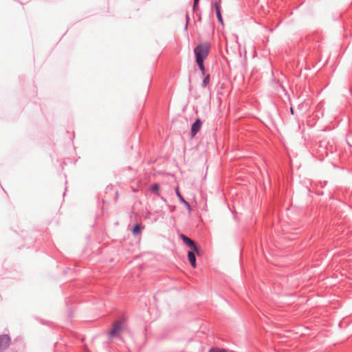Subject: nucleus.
Returning a JSON list of instances; mask_svg holds the SVG:
<instances>
[{"label": "nucleus", "instance_id": "1", "mask_svg": "<svg viewBox=\"0 0 352 352\" xmlns=\"http://www.w3.org/2000/svg\"><path fill=\"white\" fill-rule=\"evenodd\" d=\"M129 333L128 319L124 314H121L111 324V338H117L123 341L122 336Z\"/></svg>", "mask_w": 352, "mask_h": 352}, {"label": "nucleus", "instance_id": "2", "mask_svg": "<svg viewBox=\"0 0 352 352\" xmlns=\"http://www.w3.org/2000/svg\"><path fill=\"white\" fill-rule=\"evenodd\" d=\"M210 45L204 43L197 45L194 49L196 61H204L210 53Z\"/></svg>", "mask_w": 352, "mask_h": 352}, {"label": "nucleus", "instance_id": "3", "mask_svg": "<svg viewBox=\"0 0 352 352\" xmlns=\"http://www.w3.org/2000/svg\"><path fill=\"white\" fill-rule=\"evenodd\" d=\"M181 238L183 242L189 248H190L194 252H195L197 254H199V249L197 248L195 242L188 236L184 234L181 235Z\"/></svg>", "mask_w": 352, "mask_h": 352}, {"label": "nucleus", "instance_id": "4", "mask_svg": "<svg viewBox=\"0 0 352 352\" xmlns=\"http://www.w3.org/2000/svg\"><path fill=\"white\" fill-rule=\"evenodd\" d=\"M10 344V338L8 335H0V352H3Z\"/></svg>", "mask_w": 352, "mask_h": 352}, {"label": "nucleus", "instance_id": "5", "mask_svg": "<svg viewBox=\"0 0 352 352\" xmlns=\"http://www.w3.org/2000/svg\"><path fill=\"white\" fill-rule=\"evenodd\" d=\"M201 121L199 119H197L192 124L190 129V136L194 138L197 133L200 131L201 127Z\"/></svg>", "mask_w": 352, "mask_h": 352}, {"label": "nucleus", "instance_id": "6", "mask_svg": "<svg viewBox=\"0 0 352 352\" xmlns=\"http://www.w3.org/2000/svg\"><path fill=\"white\" fill-rule=\"evenodd\" d=\"M144 226L141 223H136L131 230L133 236L140 235Z\"/></svg>", "mask_w": 352, "mask_h": 352}, {"label": "nucleus", "instance_id": "7", "mask_svg": "<svg viewBox=\"0 0 352 352\" xmlns=\"http://www.w3.org/2000/svg\"><path fill=\"white\" fill-rule=\"evenodd\" d=\"M195 252L194 251H188V252L189 262L190 263L191 266L194 268L196 267V257Z\"/></svg>", "mask_w": 352, "mask_h": 352}, {"label": "nucleus", "instance_id": "8", "mask_svg": "<svg viewBox=\"0 0 352 352\" xmlns=\"http://www.w3.org/2000/svg\"><path fill=\"white\" fill-rule=\"evenodd\" d=\"M221 0H214V1L212 2V6L215 10L216 12L221 11Z\"/></svg>", "mask_w": 352, "mask_h": 352}, {"label": "nucleus", "instance_id": "9", "mask_svg": "<svg viewBox=\"0 0 352 352\" xmlns=\"http://www.w3.org/2000/svg\"><path fill=\"white\" fill-rule=\"evenodd\" d=\"M176 194H177V197H179L180 201L184 203L186 206L187 208H190V204L184 199V197L182 196L181 193L179 192L178 188L176 189Z\"/></svg>", "mask_w": 352, "mask_h": 352}, {"label": "nucleus", "instance_id": "10", "mask_svg": "<svg viewBox=\"0 0 352 352\" xmlns=\"http://www.w3.org/2000/svg\"><path fill=\"white\" fill-rule=\"evenodd\" d=\"M210 74H206V76L204 75V78L202 83H201L202 87L206 88V87H208L210 83Z\"/></svg>", "mask_w": 352, "mask_h": 352}, {"label": "nucleus", "instance_id": "11", "mask_svg": "<svg viewBox=\"0 0 352 352\" xmlns=\"http://www.w3.org/2000/svg\"><path fill=\"white\" fill-rule=\"evenodd\" d=\"M160 187L157 184H153L151 187V190L152 192L155 193L157 195H160Z\"/></svg>", "mask_w": 352, "mask_h": 352}, {"label": "nucleus", "instance_id": "12", "mask_svg": "<svg viewBox=\"0 0 352 352\" xmlns=\"http://www.w3.org/2000/svg\"><path fill=\"white\" fill-rule=\"evenodd\" d=\"M198 67H199V69H200V71L201 72V74L203 76L205 75V67H204V61H196Z\"/></svg>", "mask_w": 352, "mask_h": 352}, {"label": "nucleus", "instance_id": "13", "mask_svg": "<svg viewBox=\"0 0 352 352\" xmlns=\"http://www.w3.org/2000/svg\"><path fill=\"white\" fill-rule=\"evenodd\" d=\"M199 1V0H194V2H193L194 12H197L199 10V8H198Z\"/></svg>", "mask_w": 352, "mask_h": 352}, {"label": "nucleus", "instance_id": "14", "mask_svg": "<svg viewBox=\"0 0 352 352\" xmlns=\"http://www.w3.org/2000/svg\"><path fill=\"white\" fill-rule=\"evenodd\" d=\"M216 14H217V17L218 19L219 22L222 24L223 23V18L221 16V11L217 12Z\"/></svg>", "mask_w": 352, "mask_h": 352}, {"label": "nucleus", "instance_id": "15", "mask_svg": "<svg viewBox=\"0 0 352 352\" xmlns=\"http://www.w3.org/2000/svg\"><path fill=\"white\" fill-rule=\"evenodd\" d=\"M210 352H227L225 349H218V348H212L210 350Z\"/></svg>", "mask_w": 352, "mask_h": 352}, {"label": "nucleus", "instance_id": "16", "mask_svg": "<svg viewBox=\"0 0 352 352\" xmlns=\"http://www.w3.org/2000/svg\"><path fill=\"white\" fill-rule=\"evenodd\" d=\"M188 21H189V17H188V15L186 14V24H188ZM186 27H187V25H186Z\"/></svg>", "mask_w": 352, "mask_h": 352}, {"label": "nucleus", "instance_id": "17", "mask_svg": "<svg viewBox=\"0 0 352 352\" xmlns=\"http://www.w3.org/2000/svg\"><path fill=\"white\" fill-rule=\"evenodd\" d=\"M290 112H291L292 114L294 113V109L292 107L290 108Z\"/></svg>", "mask_w": 352, "mask_h": 352}, {"label": "nucleus", "instance_id": "18", "mask_svg": "<svg viewBox=\"0 0 352 352\" xmlns=\"http://www.w3.org/2000/svg\"><path fill=\"white\" fill-rule=\"evenodd\" d=\"M118 193H116L115 199H118Z\"/></svg>", "mask_w": 352, "mask_h": 352}]
</instances>
